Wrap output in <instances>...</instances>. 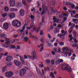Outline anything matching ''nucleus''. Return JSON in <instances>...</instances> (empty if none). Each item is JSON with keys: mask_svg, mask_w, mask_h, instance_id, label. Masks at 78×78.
Instances as JSON below:
<instances>
[{"mask_svg": "<svg viewBox=\"0 0 78 78\" xmlns=\"http://www.w3.org/2000/svg\"><path fill=\"white\" fill-rule=\"evenodd\" d=\"M78 14H76L75 16V18H77V17H78Z\"/></svg>", "mask_w": 78, "mask_h": 78, "instance_id": "nucleus-64", "label": "nucleus"}, {"mask_svg": "<svg viewBox=\"0 0 78 78\" xmlns=\"http://www.w3.org/2000/svg\"><path fill=\"white\" fill-rule=\"evenodd\" d=\"M31 11H35V8L34 7H33L31 9Z\"/></svg>", "mask_w": 78, "mask_h": 78, "instance_id": "nucleus-37", "label": "nucleus"}, {"mask_svg": "<svg viewBox=\"0 0 78 78\" xmlns=\"http://www.w3.org/2000/svg\"><path fill=\"white\" fill-rule=\"evenodd\" d=\"M35 24L34 23H32L30 24V26L31 28H33V29L31 30V32H34L35 30L36 29V26H34Z\"/></svg>", "mask_w": 78, "mask_h": 78, "instance_id": "nucleus-7", "label": "nucleus"}, {"mask_svg": "<svg viewBox=\"0 0 78 78\" xmlns=\"http://www.w3.org/2000/svg\"><path fill=\"white\" fill-rule=\"evenodd\" d=\"M20 14L21 16H23L25 15V11L23 9H21L20 10Z\"/></svg>", "mask_w": 78, "mask_h": 78, "instance_id": "nucleus-11", "label": "nucleus"}, {"mask_svg": "<svg viewBox=\"0 0 78 78\" xmlns=\"http://www.w3.org/2000/svg\"><path fill=\"white\" fill-rule=\"evenodd\" d=\"M69 7L70 8L73 9L75 8V5H71V6H70V7Z\"/></svg>", "mask_w": 78, "mask_h": 78, "instance_id": "nucleus-36", "label": "nucleus"}, {"mask_svg": "<svg viewBox=\"0 0 78 78\" xmlns=\"http://www.w3.org/2000/svg\"><path fill=\"white\" fill-rule=\"evenodd\" d=\"M32 55L33 57L29 55H27V57L31 59H35L37 58V55H36V52H35V51H33Z\"/></svg>", "mask_w": 78, "mask_h": 78, "instance_id": "nucleus-2", "label": "nucleus"}, {"mask_svg": "<svg viewBox=\"0 0 78 78\" xmlns=\"http://www.w3.org/2000/svg\"><path fill=\"white\" fill-rule=\"evenodd\" d=\"M22 2L23 5H25V1L24 0H23Z\"/></svg>", "mask_w": 78, "mask_h": 78, "instance_id": "nucleus-50", "label": "nucleus"}, {"mask_svg": "<svg viewBox=\"0 0 78 78\" xmlns=\"http://www.w3.org/2000/svg\"><path fill=\"white\" fill-rule=\"evenodd\" d=\"M61 69L62 70H66L68 72H72V69L70 66L68 65L67 64H64L62 65Z\"/></svg>", "mask_w": 78, "mask_h": 78, "instance_id": "nucleus-1", "label": "nucleus"}, {"mask_svg": "<svg viewBox=\"0 0 78 78\" xmlns=\"http://www.w3.org/2000/svg\"><path fill=\"white\" fill-rule=\"evenodd\" d=\"M15 14L14 13H11L9 14V17L10 19H13L15 17Z\"/></svg>", "mask_w": 78, "mask_h": 78, "instance_id": "nucleus-13", "label": "nucleus"}, {"mask_svg": "<svg viewBox=\"0 0 78 78\" xmlns=\"http://www.w3.org/2000/svg\"><path fill=\"white\" fill-rule=\"evenodd\" d=\"M26 34L27 35H28V30H27L26 32Z\"/></svg>", "mask_w": 78, "mask_h": 78, "instance_id": "nucleus-47", "label": "nucleus"}, {"mask_svg": "<svg viewBox=\"0 0 78 78\" xmlns=\"http://www.w3.org/2000/svg\"><path fill=\"white\" fill-rule=\"evenodd\" d=\"M5 76L8 78H11L13 75V73L12 72L10 71L9 72H7L5 73Z\"/></svg>", "mask_w": 78, "mask_h": 78, "instance_id": "nucleus-6", "label": "nucleus"}, {"mask_svg": "<svg viewBox=\"0 0 78 78\" xmlns=\"http://www.w3.org/2000/svg\"><path fill=\"white\" fill-rule=\"evenodd\" d=\"M12 62H10L9 63L7 64L6 65L7 66V67H10V66H12Z\"/></svg>", "mask_w": 78, "mask_h": 78, "instance_id": "nucleus-29", "label": "nucleus"}, {"mask_svg": "<svg viewBox=\"0 0 78 78\" xmlns=\"http://www.w3.org/2000/svg\"><path fill=\"white\" fill-rule=\"evenodd\" d=\"M39 30H40V27H38L37 30L36 31V33H37L39 31Z\"/></svg>", "mask_w": 78, "mask_h": 78, "instance_id": "nucleus-35", "label": "nucleus"}, {"mask_svg": "<svg viewBox=\"0 0 78 78\" xmlns=\"http://www.w3.org/2000/svg\"><path fill=\"white\" fill-rule=\"evenodd\" d=\"M5 41H6V42L5 43V44L6 45H9L10 44L9 39L6 38H5Z\"/></svg>", "mask_w": 78, "mask_h": 78, "instance_id": "nucleus-16", "label": "nucleus"}, {"mask_svg": "<svg viewBox=\"0 0 78 78\" xmlns=\"http://www.w3.org/2000/svg\"><path fill=\"white\" fill-rule=\"evenodd\" d=\"M18 49H20V46H17V48H15V50L17 51V50H18Z\"/></svg>", "mask_w": 78, "mask_h": 78, "instance_id": "nucleus-33", "label": "nucleus"}, {"mask_svg": "<svg viewBox=\"0 0 78 78\" xmlns=\"http://www.w3.org/2000/svg\"><path fill=\"white\" fill-rule=\"evenodd\" d=\"M65 4L66 6H69V7H70V6L72 5V3L70 2H66Z\"/></svg>", "mask_w": 78, "mask_h": 78, "instance_id": "nucleus-20", "label": "nucleus"}, {"mask_svg": "<svg viewBox=\"0 0 78 78\" xmlns=\"http://www.w3.org/2000/svg\"><path fill=\"white\" fill-rule=\"evenodd\" d=\"M56 65H58L60 64V61L59 59H57L55 62Z\"/></svg>", "mask_w": 78, "mask_h": 78, "instance_id": "nucleus-23", "label": "nucleus"}, {"mask_svg": "<svg viewBox=\"0 0 78 78\" xmlns=\"http://www.w3.org/2000/svg\"><path fill=\"white\" fill-rule=\"evenodd\" d=\"M42 23H44V17H42Z\"/></svg>", "mask_w": 78, "mask_h": 78, "instance_id": "nucleus-41", "label": "nucleus"}, {"mask_svg": "<svg viewBox=\"0 0 78 78\" xmlns=\"http://www.w3.org/2000/svg\"><path fill=\"white\" fill-rule=\"evenodd\" d=\"M4 10H5V11H8V10L9 9H8V8L7 7H5L4 8Z\"/></svg>", "mask_w": 78, "mask_h": 78, "instance_id": "nucleus-31", "label": "nucleus"}, {"mask_svg": "<svg viewBox=\"0 0 78 78\" xmlns=\"http://www.w3.org/2000/svg\"><path fill=\"white\" fill-rule=\"evenodd\" d=\"M45 10H43L42 11V12L41 13V14H45Z\"/></svg>", "mask_w": 78, "mask_h": 78, "instance_id": "nucleus-38", "label": "nucleus"}, {"mask_svg": "<svg viewBox=\"0 0 78 78\" xmlns=\"http://www.w3.org/2000/svg\"><path fill=\"white\" fill-rule=\"evenodd\" d=\"M31 38H35V39H37V37H35L34 36H31Z\"/></svg>", "mask_w": 78, "mask_h": 78, "instance_id": "nucleus-42", "label": "nucleus"}, {"mask_svg": "<svg viewBox=\"0 0 78 78\" xmlns=\"http://www.w3.org/2000/svg\"><path fill=\"white\" fill-rule=\"evenodd\" d=\"M17 9L16 8H11L10 9V11H16Z\"/></svg>", "mask_w": 78, "mask_h": 78, "instance_id": "nucleus-27", "label": "nucleus"}, {"mask_svg": "<svg viewBox=\"0 0 78 78\" xmlns=\"http://www.w3.org/2000/svg\"><path fill=\"white\" fill-rule=\"evenodd\" d=\"M26 73V70L24 69H20V75L21 76H23Z\"/></svg>", "mask_w": 78, "mask_h": 78, "instance_id": "nucleus-4", "label": "nucleus"}, {"mask_svg": "<svg viewBox=\"0 0 78 78\" xmlns=\"http://www.w3.org/2000/svg\"><path fill=\"white\" fill-rule=\"evenodd\" d=\"M13 37L14 38H16V37H17L18 36V35H13Z\"/></svg>", "mask_w": 78, "mask_h": 78, "instance_id": "nucleus-43", "label": "nucleus"}, {"mask_svg": "<svg viewBox=\"0 0 78 78\" xmlns=\"http://www.w3.org/2000/svg\"><path fill=\"white\" fill-rule=\"evenodd\" d=\"M66 20H67V17H64V21H66Z\"/></svg>", "mask_w": 78, "mask_h": 78, "instance_id": "nucleus-63", "label": "nucleus"}, {"mask_svg": "<svg viewBox=\"0 0 78 78\" xmlns=\"http://www.w3.org/2000/svg\"><path fill=\"white\" fill-rule=\"evenodd\" d=\"M45 70H49V68L48 67H47V68H45Z\"/></svg>", "mask_w": 78, "mask_h": 78, "instance_id": "nucleus-58", "label": "nucleus"}, {"mask_svg": "<svg viewBox=\"0 0 78 78\" xmlns=\"http://www.w3.org/2000/svg\"><path fill=\"white\" fill-rule=\"evenodd\" d=\"M11 48H16V46L14 45H12L11 47Z\"/></svg>", "mask_w": 78, "mask_h": 78, "instance_id": "nucleus-51", "label": "nucleus"}, {"mask_svg": "<svg viewBox=\"0 0 78 78\" xmlns=\"http://www.w3.org/2000/svg\"><path fill=\"white\" fill-rule=\"evenodd\" d=\"M44 45L42 44H41L40 45L37 46L38 48H40V51H42V50H44V47H43Z\"/></svg>", "mask_w": 78, "mask_h": 78, "instance_id": "nucleus-14", "label": "nucleus"}, {"mask_svg": "<svg viewBox=\"0 0 78 78\" xmlns=\"http://www.w3.org/2000/svg\"><path fill=\"white\" fill-rule=\"evenodd\" d=\"M30 18L31 19V20L32 22H34V16H30Z\"/></svg>", "mask_w": 78, "mask_h": 78, "instance_id": "nucleus-24", "label": "nucleus"}, {"mask_svg": "<svg viewBox=\"0 0 78 78\" xmlns=\"http://www.w3.org/2000/svg\"><path fill=\"white\" fill-rule=\"evenodd\" d=\"M55 63L54 62V60H52L51 61V64H54V63Z\"/></svg>", "mask_w": 78, "mask_h": 78, "instance_id": "nucleus-48", "label": "nucleus"}, {"mask_svg": "<svg viewBox=\"0 0 78 78\" xmlns=\"http://www.w3.org/2000/svg\"><path fill=\"white\" fill-rule=\"evenodd\" d=\"M27 26V24L25 23L24 24L23 26V28H24V29H25V27Z\"/></svg>", "mask_w": 78, "mask_h": 78, "instance_id": "nucleus-49", "label": "nucleus"}, {"mask_svg": "<svg viewBox=\"0 0 78 78\" xmlns=\"http://www.w3.org/2000/svg\"><path fill=\"white\" fill-rule=\"evenodd\" d=\"M68 53H69V52H66L64 53V56H65V57H66V56H67V55H68Z\"/></svg>", "mask_w": 78, "mask_h": 78, "instance_id": "nucleus-32", "label": "nucleus"}, {"mask_svg": "<svg viewBox=\"0 0 78 78\" xmlns=\"http://www.w3.org/2000/svg\"><path fill=\"white\" fill-rule=\"evenodd\" d=\"M73 43H74L73 41L71 42V44L72 47H75V48L77 47V46H78L77 44H73Z\"/></svg>", "mask_w": 78, "mask_h": 78, "instance_id": "nucleus-17", "label": "nucleus"}, {"mask_svg": "<svg viewBox=\"0 0 78 78\" xmlns=\"http://www.w3.org/2000/svg\"><path fill=\"white\" fill-rule=\"evenodd\" d=\"M63 16H67V15L66 13H63Z\"/></svg>", "mask_w": 78, "mask_h": 78, "instance_id": "nucleus-59", "label": "nucleus"}, {"mask_svg": "<svg viewBox=\"0 0 78 78\" xmlns=\"http://www.w3.org/2000/svg\"><path fill=\"white\" fill-rule=\"evenodd\" d=\"M27 67H30L31 66L30 65V63H27Z\"/></svg>", "mask_w": 78, "mask_h": 78, "instance_id": "nucleus-40", "label": "nucleus"}, {"mask_svg": "<svg viewBox=\"0 0 78 78\" xmlns=\"http://www.w3.org/2000/svg\"><path fill=\"white\" fill-rule=\"evenodd\" d=\"M61 33L62 34H64V30H61Z\"/></svg>", "mask_w": 78, "mask_h": 78, "instance_id": "nucleus-60", "label": "nucleus"}, {"mask_svg": "<svg viewBox=\"0 0 78 78\" xmlns=\"http://www.w3.org/2000/svg\"><path fill=\"white\" fill-rule=\"evenodd\" d=\"M37 74L38 75V76L39 77H41V76H42V74H41V71H40L39 69H37Z\"/></svg>", "mask_w": 78, "mask_h": 78, "instance_id": "nucleus-15", "label": "nucleus"}, {"mask_svg": "<svg viewBox=\"0 0 78 78\" xmlns=\"http://www.w3.org/2000/svg\"><path fill=\"white\" fill-rule=\"evenodd\" d=\"M46 62L47 63H50V61L49 60H47Z\"/></svg>", "mask_w": 78, "mask_h": 78, "instance_id": "nucleus-46", "label": "nucleus"}, {"mask_svg": "<svg viewBox=\"0 0 78 78\" xmlns=\"http://www.w3.org/2000/svg\"><path fill=\"white\" fill-rule=\"evenodd\" d=\"M51 53L53 55H55V52L54 51H52Z\"/></svg>", "mask_w": 78, "mask_h": 78, "instance_id": "nucleus-54", "label": "nucleus"}, {"mask_svg": "<svg viewBox=\"0 0 78 78\" xmlns=\"http://www.w3.org/2000/svg\"><path fill=\"white\" fill-rule=\"evenodd\" d=\"M14 63L16 66H19L20 64V62L18 60H15L14 61Z\"/></svg>", "mask_w": 78, "mask_h": 78, "instance_id": "nucleus-10", "label": "nucleus"}, {"mask_svg": "<svg viewBox=\"0 0 78 78\" xmlns=\"http://www.w3.org/2000/svg\"><path fill=\"white\" fill-rule=\"evenodd\" d=\"M9 24L6 23H5L3 24V28L5 30H8V29Z\"/></svg>", "mask_w": 78, "mask_h": 78, "instance_id": "nucleus-9", "label": "nucleus"}, {"mask_svg": "<svg viewBox=\"0 0 78 78\" xmlns=\"http://www.w3.org/2000/svg\"><path fill=\"white\" fill-rule=\"evenodd\" d=\"M0 36L2 38H3V37H5L6 36V34H0Z\"/></svg>", "mask_w": 78, "mask_h": 78, "instance_id": "nucleus-25", "label": "nucleus"}, {"mask_svg": "<svg viewBox=\"0 0 78 78\" xmlns=\"http://www.w3.org/2000/svg\"><path fill=\"white\" fill-rule=\"evenodd\" d=\"M25 29V27H23V29L21 30H20V32H23Z\"/></svg>", "mask_w": 78, "mask_h": 78, "instance_id": "nucleus-39", "label": "nucleus"}, {"mask_svg": "<svg viewBox=\"0 0 78 78\" xmlns=\"http://www.w3.org/2000/svg\"><path fill=\"white\" fill-rule=\"evenodd\" d=\"M12 24L13 26H16L17 27H20L21 25V23L20 21L17 20H15L12 21Z\"/></svg>", "mask_w": 78, "mask_h": 78, "instance_id": "nucleus-3", "label": "nucleus"}, {"mask_svg": "<svg viewBox=\"0 0 78 78\" xmlns=\"http://www.w3.org/2000/svg\"><path fill=\"white\" fill-rule=\"evenodd\" d=\"M6 69V66H5L2 68V72H5Z\"/></svg>", "mask_w": 78, "mask_h": 78, "instance_id": "nucleus-22", "label": "nucleus"}, {"mask_svg": "<svg viewBox=\"0 0 78 78\" xmlns=\"http://www.w3.org/2000/svg\"><path fill=\"white\" fill-rule=\"evenodd\" d=\"M75 24H73V23H72L71 24V26L72 27H75Z\"/></svg>", "mask_w": 78, "mask_h": 78, "instance_id": "nucleus-53", "label": "nucleus"}, {"mask_svg": "<svg viewBox=\"0 0 78 78\" xmlns=\"http://www.w3.org/2000/svg\"><path fill=\"white\" fill-rule=\"evenodd\" d=\"M8 52H5V54H4V56H7L8 55Z\"/></svg>", "mask_w": 78, "mask_h": 78, "instance_id": "nucleus-62", "label": "nucleus"}, {"mask_svg": "<svg viewBox=\"0 0 78 78\" xmlns=\"http://www.w3.org/2000/svg\"><path fill=\"white\" fill-rule=\"evenodd\" d=\"M58 53H60V52H61V49H60L59 48H58Z\"/></svg>", "mask_w": 78, "mask_h": 78, "instance_id": "nucleus-61", "label": "nucleus"}, {"mask_svg": "<svg viewBox=\"0 0 78 78\" xmlns=\"http://www.w3.org/2000/svg\"><path fill=\"white\" fill-rule=\"evenodd\" d=\"M59 30L58 29V28H55L54 29V33L55 34H56V33H59Z\"/></svg>", "mask_w": 78, "mask_h": 78, "instance_id": "nucleus-18", "label": "nucleus"}, {"mask_svg": "<svg viewBox=\"0 0 78 78\" xmlns=\"http://www.w3.org/2000/svg\"><path fill=\"white\" fill-rule=\"evenodd\" d=\"M20 36L22 37L21 38V40L22 41H27L28 40V38L27 37H25V38H24V36L23 35V34H20Z\"/></svg>", "mask_w": 78, "mask_h": 78, "instance_id": "nucleus-8", "label": "nucleus"}, {"mask_svg": "<svg viewBox=\"0 0 78 78\" xmlns=\"http://www.w3.org/2000/svg\"><path fill=\"white\" fill-rule=\"evenodd\" d=\"M28 75L29 76H32L33 75V73H32V72H29Z\"/></svg>", "mask_w": 78, "mask_h": 78, "instance_id": "nucleus-28", "label": "nucleus"}, {"mask_svg": "<svg viewBox=\"0 0 78 78\" xmlns=\"http://www.w3.org/2000/svg\"><path fill=\"white\" fill-rule=\"evenodd\" d=\"M48 38H51V35H50L49 34H48Z\"/></svg>", "mask_w": 78, "mask_h": 78, "instance_id": "nucleus-55", "label": "nucleus"}, {"mask_svg": "<svg viewBox=\"0 0 78 78\" xmlns=\"http://www.w3.org/2000/svg\"><path fill=\"white\" fill-rule=\"evenodd\" d=\"M64 43L63 42H60V45H64Z\"/></svg>", "mask_w": 78, "mask_h": 78, "instance_id": "nucleus-45", "label": "nucleus"}, {"mask_svg": "<svg viewBox=\"0 0 78 78\" xmlns=\"http://www.w3.org/2000/svg\"><path fill=\"white\" fill-rule=\"evenodd\" d=\"M39 27V28H41V27H42V23L40 22L38 24Z\"/></svg>", "mask_w": 78, "mask_h": 78, "instance_id": "nucleus-30", "label": "nucleus"}, {"mask_svg": "<svg viewBox=\"0 0 78 78\" xmlns=\"http://www.w3.org/2000/svg\"><path fill=\"white\" fill-rule=\"evenodd\" d=\"M44 34V32H43V30H41L40 31V35H43Z\"/></svg>", "mask_w": 78, "mask_h": 78, "instance_id": "nucleus-34", "label": "nucleus"}, {"mask_svg": "<svg viewBox=\"0 0 78 78\" xmlns=\"http://www.w3.org/2000/svg\"><path fill=\"white\" fill-rule=\"evenodd\" d=\"M27 29H28V30H31V27H27Z\"/></svg>", "mask_w": 78, "mask_h": 78, "instance_id": "nucleus-56", "label": "nucleus"}, {"mask_svg": "<svg viewBox=\"0 0 78 78\" xmlns=\"http://www.w3.org/2000/svg\"><path fill=\"white\" fill-rule=\"evenodd\" d=\"M4 21V19H3L2 18L1 19V20H0L1 22H3Z\"/></svg>", "mask_w": 78, "mask_h": 78, "instance_id": "nucleus-57", "label": "nucleus"}, {"mask_svg": "<svg viewBox=\"0 0 78 78\" xmlns=\"http://www.w3.org/2000/svg\"><path fill=\"white\" fill-rule=\"evenodd\" d=\"M5 59L6 61L9 62V61H11L12 59V57L11 56H8L6 57Z\"/></svg>", "mask_w": 78, "mask_h": 78, "instance_id": "nucleus-12", "label": "nucleus"}, {"mask_svg": "<svg viewBox=\"0 0 78 78\" xmlns=\"http://www.w3.org/2000/svg\"><path fill=\"white\" fill-rule=\"evenodd\" d=\"M64 36V35H63V34H58V37H59L61 38V39H62V37Z\"/></svg>", "mask_w": 78, "mask_h": 78, "instance_id": "nucleus-19", "label": "nucleus"}, {"mask_svg": "<svg viewBox=\"0 0 78 78\" xmlns=\"http://www.w3.org/2000/svg\"><path fill=\"white\" fill-rule=\"evenodd\" d=\"M8 15V14L6 13H5L2 15V16L3 17H6Z\"/></svg>", "mask_w": 78, "mask_h": 78, "instance_id": "nucleus-26", "label": "nucleus"}, {"mask_svg": "<svg viewBox=\"0 0 78 78\" xmlns=\"http://www.w3.org/2000/svg\"><path fill=\"white\" fill-rule=\"evenodd\" d=\"M9 4L10 6L14 7L16 5L15 0H10Z\"/></svg>", "mask_w": 78, "mask_h": 78, "instance_id": "nucleus-5", "label": "nucleus"}, {"mask_svg": "<svg viewBox=\"0 0 78 78\" xmlns=\"http://www.w3.org/2000/svg\"><path fill=\"white\" fill-rule=\"evenodd\" d=\"M2 46L3 47H5L6 48H7V47H8V46H6L5 44H2Z\"/></svg>", "mask_w": 78, "mask_h": 78, "instance_id": "nucleus-52", "label": "nucleus"}, {"mask_svg": "<svg viewBox=\"0 0 78 78\" xmlns=\"http://www.w3.org/2000/svg\"><path fill=\"white\" fill-rule=\"evenodd\" d=\"M42 8L43 10H45V9H46V11H47V7L45 6V5H42Z\"/></svg>", "mask_w": 78, "mask_h": 78, "instance_id": "nucleus-21", "label": "nucleus"}, {"mask_svg": "<svg viewBox=\"0 0 78 78\" xmlns=\"http://www.w3.org/2000/svg\"><path fill=\"white\" fill-rule=\"evenodd\" d=\"M39 66L40 67L42 68L44 67V65H43L40 64L39 65Z\"/></svg>", "mask_w": 78, "mask_h": 78, "instance_id": "nucleus-44", "label": "nucleus"}]
</instances>
